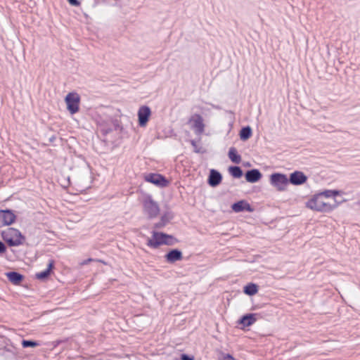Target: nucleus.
Returning <instances> with one entry per match:
<instances>
[{
    "label": "nucleus",
    "instance_id": "obj_1",
    "mask_svg": "<svg viewBox=\"0 0 360 360\" xmlns=\"http://www.w3.org/2000/svg\"><path fill=\"white\" fill-rule=\"evenodd\" d=\"M3 240L10 246L16 247L22 245L25 237L18 229L14 228H8L1 231Z\"/></svg>",
    "mask_w": 360,
    "mask_h": 360
},
{
    "label": "nucleus",
    "instance_id": "obj_2",
    "mask_svg": "<svg viewBox=\"0 0 360 360\" xmlns=\"http://www.w3.org/2000/svg\"><path fill=\"white\" fill-rule=\"evenodd\" d=\"M167 238H172V235L164 232L153 231L152 237L148 238L146 244L148 247L153 249H157L162 245H169L171 243L166 241Z\"/></svg>",
    "mask_w": 360,
    "mask_h": 360
},
{
    "label": "nucleus",
    "instance_id": "obj_3",
    "mask_svg": "<svg viewBox=\"0 0 360 360\" xmlns=\"http://www.w3.org/2000/svg\"><path fill=\"white\" fill-rule=\"evenodd\" d=\"M143 207L144 212L148 215L149 219L157 217L160 212V207L158 202H156L150 195L146 196L143 199Z\"/></svg>",
    "mask_w": 360,
    "mask_h": 360
},
{
    "label": "nucleus",
    "instance_id": "obj_4",
    "mask_svg": "<svg viewBox=\"0 0 360 360\" xmlns=\"http://www.w3.org/2000/svg\"><path fill=\"white\" fill-rule=\"evenodd\" d=\"M270 183L279 191H283L289 184V180L286 174L275 172L270 175Z\"/></svg>",
    "mask_w": 360,
    "mask_h": 360
},
{
    "label": "nucleus",
    "instance_id": "obj_5",
    "mask_svg": "<svg viewBox=\"0 0 360 360\" xmlns=\"http://www.w3.org/2000/svg\"><path fill=\"white\" fill-rule=\"evenodd\" d=\"M67 109L71 115L77 113L79 110L80 98L77 93L70 92L65 98Z\"/></svg>",
    "mask_w": 360,
    "mask_h": 360
},
{
    "label": "nucleus",
    "instance_id": "obj_6",
    "mask_svg": "<svg viewBox=\"0 0 360 360\" xmlns=\"http://www.w3.org/2000/svg\"><path fill=\"white\" fill-rule=\"evenodd\" d=\"M145 180L160 188H164L169 184V180L160 174L149 173L145 176Z\"/></svg>",
    "mask_w": 360,
    "mask_h": 360
},
{
    "label": "nucleus",
    "instance_id": "obj_7",
    "mask_svg": "<svg viewBox=\"0 0 360 360\" xmlns=\"http://www.w3.org/2000/svg\"><path fill=\"white\" fill-rule=\"evenodd\" d=\"M16 215L9 209L0 210V228L9 226L15 221Z\"/></svg>",
    "mask_w": 360,
    "mask_h": 360
},
{
    "label": "nucleus",
    "instance_id": "obj_8",
    "mask_svg": "<svg viewBox=\"0 0 360 360\" xmlns=\"http://www.w3.org/2000/svg\"><path fill=\"white\" fill-rule=\"evenodd\" d=\"M151 115L150 108L147 105H142L138 110V122L141 127H146Z\"/></svg>",
    "mask_w": 360,
    "mask_h": 360
},
{
    "label": "nucleus",
    "instance_id": "obj_9",
    "mask_svg": "<svg viewBox=\"0 0 360 360\" xmlns=\"http://www.w3.org/2000/svg\"><path fill=\"white\" fill-rule=\"evenodd\" d=\"M189 122H192V128L194 129L195 134H201L205 130V124L203 118L200 114L193 115L189 120Z\"/></svg>",
    "mask_w": 360,
    "mask_h": 360
},
{
    "label": "nucleus",
    "instance_id": "obj_10",
    "mask_svg": "<svg viewBox=\"0 0 360 360\" xmlns=\"http://www.w3.org/2000/svg\"><path fill=\"white\" fill-rule=\"evenodd\" d=\"M289 184L299 186L304 184L307 180V176L301 171H295L290 174L288 178Z\"/></svg>",
    "mask_w": 360,
    "mask_h": 360
},
{
    "label": "nucleus",
    "instance_id": "obj_11",
    "mask_svg": "<svg viewBox=\"0 0 360 360\" xmlns=\"http://www.w3.org/2000/svg\"><path fill=\"white\" fill-rule=\"evenodd\" d=\"M258 316L259 314L255 313L245 314L239 319L238 323L243 328L249 327L257 321Z\"/></svg>",
    "mask_w": 360,
    "mask_h": 360
},
{
    "label": "nucleus",
    "instance_id": "obj_12",
    "mask_svg": "<svg viewBox=\"0 0 360 360\" xmlns=\"http://www.w3.org/2000/svg\"><path fill=\"white\" fill-rule=\"evenodd\" d=\"M231 209L233 212L238 213L241 212H252L254 209L252 207L250 203L245 200H238L231 205Z\"/></svg>",
    "mask_w": 360,
    "mask_h": 360
},
{
    "label": "nucleus",
    "instance_id": "obj_13",
    "mask_svg": "<svg viewBox=\"0 0 360 360\" xmlns=\"http://www.w3.org/2000/svg\"><path fill=\"white\" fill-rule=\"evenodd\" d=\"M323 200V198L317 193L306 202V206L312 210L320 212Z\"/></svg>",
    "mask_w": 360,
    "mask_h": 360
},
{
    "label": "nucleus",
    "instance_id": "obj_14",
    "mask_svg": "<svg viewBox=\"0 0 360 360\" xmlns=\"http://www.w3.org/2000/svg\"><path fill=\"white\" fill-rule=\"evenodd\" d=\"M165 259L167 263L174 264L183 259V254L182 252L177 248L172 249L165 254Z\"/></svg>",
    "mask_w": 360,
    "mask_h": 360
},
{
    "label": "nucleus",
    "instance_id": "obj_15",
    "mask_svg": "<svg viewBox=\"0 0 360 360\" xmlns=\"http://www.w3.org/2000/svg\"><path fill=\"white\" fill-rule=\"evenodd\" d=\"M221 181H222L221 174L219 171H217L214 169H210V174L208 176V179H207V184L211 187H217V186H219L221 184Z\"/></svg>",
    "mask_w": 360,
    "mask_h": 360
},
{
    "label": "nucleus",
    "instance_id": "obj_16",
    "mask_svg": "<svg viewBox=\"0 0 360 360\" xmlns=\"http://www.w3.org/2000/svg\"><path fill=\"white\" fill-rule=\"evenodd\" d=\"M174 216L173 212L171 211L164 212L160 217V220L154 224L153 228L156 229H162L174 218Z\"/></svg>",
    "mask_w": 360,
    "mask_h": 360
},
{
    "label": "nucleus",
    "instance_id": "obj_17",
    "mask_svg": "<svg viewBox=\"0 0 360 360\" xmlns=\"http://www.w3.org/2000/svg\"><path fill=\"white\" fill-rule=\"evenodd\" d=\"M262 177L261 172L258 169H251L245 174V178L249 183H256Z\"/></svg>",
    "mask_w": 360,
    "mask_h": 360
},
{
    "label": "nucleus",
    "instance_id": "obj_18",
    "mask_svg": "<svg viewBox=\"0 0 360 360\" xmlns=\"http://www.w3.org/2000/svg\"><path fill=\"white\" fill-rule=\"evenodd\" d=\"M55 262L53 259H50L47 264V268L39 273L36 274V278L40 281L46 280L51 275L52 270L54 268Z\"/></svg>",
    "mask_w": 360,
    "mask_h": 360
},
{
    "label": "nucleus",
    "instance_id": "obj_19",
    "mask_svg": "<svg viewBox=\"0 0 360 360\" xmlns=\"http://www.w3.org/2000/svg\"><path fill=\"white\" fill-rule=\"evenodd\" d=\"M5 275L8 280L14 285H19L25 278L22 274L15 271L6 272Z\"/></svg>",
    "mask_w": 360,
    "mask_h": 360
},
{
    "label": "nucleus",
    "instance_id": "obj_20",
    "mask_svg": "<svg viewBox=\"0 0 360 360\" xmlns=\"http://www.w3.org/2000/svg\"><path fill=\"white\" fill-rule=\"evenodd\" d=\"M344 200L338 201L336 199H333L332 202H326L325 200H323L320 212H331L332 210L335 209Z\"/></svg>",
    "mask_w": 360,
    "mask_h": 360
},
{
    "label": "nucleus",
    "instance_id": "obj_21",
    "mask_svg": "<svg viewBox=\"0 0 360 360\" xmlns=\"http://www.w3.org/2000/svg\"><path fill=\"white\" fill-rule=\"evenodd\" d=\"M259 287L254 283H249L243 288V292L249 296L255 295L257 293Z\"/></svg>",
    "mask_w": 360,
    "mask_h": 360
},
{
    "label": "nucleus",
    "instance_id": "obj_22",
    "mask_svg": "<svg viewBox=\"0 0 360 360\" xmlns=\"http://www.w3.org/2000/svg\"><path fill=\"white\" fill-rule=\"evenodd\" d=\"M228 156L233 163L239 164L241 162V156L238 153L237 149L234 147H231L229 148Z\"/></svg>",
    "mask_w": 360,
    "mask_h": 360
},
{
    "label": "nucleus",
    "instance_id": "obj_23",
    "mask_svg": "<svg viewBox=\"0 0 360 360\" xmlns=\"http://www.w3.org/2000/svg\"><path fill=\"white\" fill-rule=\"evenodd\" d=\"M252 134V130L250 126L243 127L239 132L240 139L243 141L248 140Z\"/></svg>",
    "mask_w": 360,
    "mask_h": 360
},
{
    "label": "nucleus",
    "instance_id": "obj_24",
    "mask_svg": "<svg viewBox=\"0 0 360 360\" xmlns=\"http://www.w3.org/2000/svg\"><path fill=\"white\" fill-rule=\"evenodd\" d=\"M228 171L229 174L236 179H239L243 175V169L240 167L236 165H232L229 167Z\"/></svg>",
    "mask_w": 360,
    "mask_h": 360
},
{
    "label": "nucleus",
    "instance_id": "obj_25",
    "mask_svg": "<svg viewBox=\"0 0 360 360\" xmlns=\"http://www.w3.org/2000/svg\"><path fill=\"white\" fill-rule=\"evenodd\" d=\"M341 193H342V191H340L339 190H326L323 192L319 193V194L323 198H333V199H335V198L337 195H340Z\"/></svg>",
    "mask_w": 360,
    "mask_h": 360
},
{
    "label": "nucleus",
    "instance_id": "obj_26",
    "mask_svg": "<svg viewBox=\"0 0 360 360\" xmlns=\"http://www.w3.org/2000/svg\"><path fill=\"white\" fill-rule=\"evenodd\" d=\"M21 344L23 348L36 347L40 345L39 342L32 340H22Z\"/></svg>",
    "mask_w": 360,
    "mask_h": 360
},
{
    "label": "nucleus",
    "instance_id": "obj_27",
    "mask_svg": "<svg viewBox=\"0 0 360 360\" xmlns=\"http://www.w3.org/2000/svg\"><path fill=\"white\" fill-rule=\"evenodd\" d=\"M190 142H191V144L192 145V146L194 148L195 153H200L202 152L200 150V148H198L197 143L195 140H191Z\"/></svg>",
    "mask_w": 360,
    "mask_h": 360
},
{
    "label": "nucleus",
    "instance_id": "obj_28",
    "mask_svg": "<svg viewBox=\"0 0 360 360\" xmlns=\"http://www.w3.org/2000/svg\"><path fill=\"white\" fill-rule=\"evenodd\" d=\"M7 250V248L6 245L0 240V255H3L4 253H6Z\"/></svg>",
    "mask_w": 360,
    "mask_h": 360
},
{
    "label": "nucleus",
    "instance_id": "obj_29",
    "mask_svg": "<svg viewBox=\"0 0 360 360\" xmlns=\"http://www.w3.org/2000/svg\"><path fill=\"white\" fill-rule=\"evenodd\" d=\"M181 360H194V357L186 354H182L181 355Z\"/></svg>",
    "mask_w": 360,
    "mask_h": 360
},
{
    "label": "nucleus",
    "instance_id": "obj_30",
    "mask_svg": "<svg viewBox=\"0 0 360 360\" xmlns=\"http://www.w3.org/2000/svg\"><path fill=\"white\" fill-rule=\"evenodd\" d=\"M113 127L115 130H122V129L118 120L113 121Z\"/></svg>",
    "mask_w": 360,
    "mask_h": 360
},
{
    "label": "nucleus",
    "instance_id": "obj_31",
    "mask_svg": "<svg viewBox=\"0 0 360 360\" xmlns=\"http://www.w3.org/2000/svg\"><path fill=\"white\" fill-rule=\"evenodd\" d=\"M68 2L73 6H79L80 5V1L79 0H67Z\"/></svg>",
    "mask_w": 360,
    "mask_h": 360
},
{
    "label": "nucleus",
    "instance_id": "obj_32",
    "mask_svg": "<svg viewBox=\"0 0 360 360\" xmlns=\"http://www.w3.org/2000/svg\"><path fill=\"white\" fill-rule=\"evenodd\" d=\"M166 241L171 243L169 245H173L177 242V240L173 236H172V238H167Z\"/></svg>",
    "mask_w": 360,
    "mask_h": 360
},
{
    "label": "nucleus",
    "instance_id": "obj_33",
    "mask_svg": "<svg viewBox=\"0 0 360 360\" xmlns=\"http://www.w3.org/2000/svg\"><path fill=\"white\" fill-rule=\"evenodd\" d=\"M56 136H54V135L51 136L49 139V142H50V143L53 142V141L56 140Z\"/></svg>",
    "mask_w": 360,
    "mask_h": 360
},
{
    "label": "nucleus",
    "instance_id": "obj_34",
    "mask_svg": "<svg viewBox=\"0 0 360 360\" xmlns=\"http://www.w3.org/2000/svg\"><path fill=\"white\" fill-rule=\"evenodd\" d=\"M109 131H110V129H107V130L105 131V133L107 134V133H108Z\"/></svg>",
    "mask_w": 360,
    "mask_h": 360
}]
</instances>
